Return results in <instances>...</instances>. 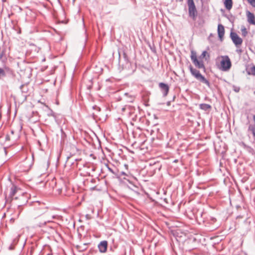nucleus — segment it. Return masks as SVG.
<instances>
[{"label": "nucleus", "mask_w": 255, "mask_h": 255, "mask_svg": "<svg viewBox=\"0 0 255 255\" xmlns=\"http://www.w3.org/2000/svg\"><path fill=\"white\" fill-rule=\"evenodd\" d=\"M49 185L50 190H51V193L52 195L57 196L61 193L63 188V184L61 182H57V180L53 178L49 183Z\"/></svg>", "instance_id": "nucleus-5"}, {"label": "nucleus", "mask_w": 255, "mask_h": 255, "mask_svg": "<svg viewBox=\"0 0 255 255\" xmlns=\"http://www.w3.org/2000/svg\"><path fill=\"white\" fill-rule=\"evenodd\" d=\"M76 162V167L78 170V174L83 177L90 176L91 171L93 170L92 167L89 166L87 163H84L82 160L75 159Z\"/></svg>", "instance_id": "nucleus-2"}, {"label": "nucleus", "mask_w": 255, "mask_h": 255, "mask_svg": "<svg viewBox=\"0 0 255 255\" xmlns=\"http://www.w3.org/2000/svg\"><path fill=\"white\" fill-rule=\"evenodd\" d=\"M159 87L164 97H166L169 92V87L168 85L164 83H160L159 84Z\"/></svg>", "instance_id": "nucleus-9"}, {"label": "nucleus", "mask_w": 255, "mask_h": 255, "mask_svg": "<svg viewBox=\"0 0 255 255\" xmlns=\"http://www.w3.org/2000/svg\"><path fill=\"white\" fill-rule=\"evenodd\" d=\"M175 1H176V2H182L183 1V0H175Z\"/></svg>", "instance_id": "nucleus-29"}, {"label": "nucleus", "mask_w": 255, "mask_h": 255, "mask_svg": "<svg viewBox=\"0 0 255 255\" xmlns=\"http://www.w3.org/2000/svg\"><path fill=\"white\" fill-rule=\"evenodd\" d=\"M56 105H59V101H58V100H56Z\"/></svg>", "instance_id": "nucleus-30"}, {"label": "nucleus", "mask_w": 255, "mask_h": 255, "mask_svg": "<svg viewBox=\"0 0 255 255\" xmlns=\"http://www.w3.org/2000/svg\"><path fill=\"white\" fill-rule=\"evenodd\" d=\"M191 75L198 81L206 84L209 88L210 87V82L200 72V71L195 68H194L191 65L189 67Z\"/></svg>", "instance_id": "nucleus-4"}, {"label": "nucleus", "mask_w": 255, "mask_h": 255, "mask_svg": "<svg viewBox=\"0 0 255 255\" xmlns=\"http://www.w3.org/2000/svg\"><path fill=\"white\" fill-rule=\"evenodd\" d=\"M5 53V49L0 50V60L4 56Z\"/></svg>", "instance_id": "nucleus-23"}, {"label": "nucleus", "mask_w": 255, "mask_h": 255, "mask_svg": "<svg viewBox=\"0 0 255 255\" xmlns=\"http://www.w3.org/2000/svg\"><path fill=\"white\" fill-rule=\"evenodd\" d=\"M59 229V224L49 218V239L52 238L56 242H59L61 238L58 232Z\"/></svg>", "instance_id": "nucleus-1"}, {"label": "nucleus", "mask_w": 255, "mask_h": 255, "mask_svg": "<svg viewBox=\"0 0 255 255\" xmlns=\"http://www.w3.org/2000/svg\"><path fill=\"white\" fill-rule=\"evenodd\" d=\"M230 37L236 46L239 47L243 43V39L235 32H231Z\"/></svg>", "instance_id": "nucleus-8"}, {"label": "nucleus", "mask_w": 255, "mask_h": 255, "mask_svg": "<svg viewBox=\"0 0 255 255\" xmlns=\"http://www.w3.org/2000/svg\"><path fill=\"white\" fill-rule=\"evenodd\" d=\"M37 203L40 206L39 207L37 208L39 210H42L41 212H43L44 213H46L47 207L45 204V203H42V204H41L39 202H37Z\"/></svg>", "instance_id": "nucleus-14"}, {"label": "nucleus", "mask_w": 255, "mask_h": 255, "mask_svg": "<svg viewBox=\"0 0 255 255\" xmlns=\"http://www.w3.org/2000/svg\"><path fill=\"white\" fill-rule=\"evenodd\" d=\"M51 218L52 219H59V216L57 215H52Z\"/></svg>", "instance_id": "nucleus-27"}, {"label": "nucleus", "mask_w": 255, "mask_h": 255, "mask_svg": "<svg viewBox=\"0 0 255 255\" xmlns=\"http://www.w3.org/2000/svg\"><path fill=\"white\" fill-rule=\"evenodd\" d=\"M248 2L254 7H255V0H247Z\"/></svg>", "instance_id": "nucleus-24"}, {"label": "nucleus", "mask_w": 255, "mask_h": 255, "mask_svg": "<svg viewBox=\"0 0 255 255\" xmlns=\"http://www.w3.org/2000/svg\"><path fill=\"white\" fill-rule=\"evenodd\" d=\"M69 159V157H68L67 160L66 161V164L67 165H68V164L74 165V163L73 162H70Z\"/></svg>", "instance_id": "nucleus-26"}, {"label": "nucleus", "mask_w": 255, "mask_h": 255, "mask_svg": "<svg viewBox=\"0 0 255 255\" xmlns=\"http://www.w3.org/2000/svg\"><path fill=\"white\" fill-rule=\"evenodd\" d=\"M20 89L22 93H27L28 91V86L27 84L22 85Z\"/></svg>", "instance_id": "nucleus-20"}, {"label": "nucleus", "mask_w": 255, "mask_h": 255, "mask_svg": "<svg viewBox=\"0 0 255 255\" xmlns=\"http://www.w3.org/2000/svg\"><path fill=\"white\" fill-rule=\"evenodd\" d=\"M53 73V71H51V72L50 73L51 74H52Z\"/></svg>", "instance_id": "nucleus-33"}, {"label": "nucleus", "mask_w": 255, "mask_h": 255, "mask_svg": "<svg viewBox=\"0 0 255 255\" xmlns=\"http://www.w3.org/2000/svg\"><path fill=\"white\" fill-rule=\"evenodd\" d=\"M49 116H51L53 119L56 121V122L58 123L57 116L52 111H51V113H49Z\"/></svg>", "instance_id": "nucleus-22"}, {"label": "nucleus", "mask_w": 255, "mask_h": 255, "mask_svg": "<svg viewBox=\"0 0 255 255\" xmlns=\"http://www.w3.org/2000/svg\"><path fill=\"white\" fill-rule=\"evenodd\" d=\"M247 72L249 75H255V66L253 65L248 67L247 69Z\"/></svg>", "instance_id": "nucleus-16"}, {"label": "nucleus", "mask_w": 255, "mask_h": 255, "mask_svg": "<svg viewBox=\"0 0 255 255\" xmlns=\"http://www.w3.org/2000/svg\"><path fill=\"white\" fill-rule=\"evenodd\" d=\"M189 16L192 20H195L197 18L198 12L193 0H187Z\"/></svg>", "instance_id": "nucleus-7"}, {"label": "nucleus", "mask_w": 255, "mask_h": 255, "mask_svg": "<svg viewBox=\"0 0 255 255\" xmlns=\"http://www.w3.org/2000/svg\"><path fill=\"white\" fill-rule=\"evenodd\" d=\"M218 59H221L220 60V69L223 71H228L232 66V63L229 57L227 55L221 56Z\"/></svg>", "instance_id": "nucleus-6"}, {"label": "nucleus", "mask_w": 255, "mask_h": 255, "mask_svg": "<svg viewBox=\"0 0 255 255\" xmlns=\"http://www.w3.org/2000/svg\"><path fill=\"white\" fill-rule=\"evenodd\" d=\"M239 89H238V90H235V91H236V92H239Z\"/></svg>", "instance_id": "nucleus-35"}, {"label": "nucleus", "mask_w": 255, "mask_h": 255, "mask_svg": "<svg viewBox=\"0 0 255 255\" xmlns=\"http://www.w3.org/2000/svg\"><path fill=\"white\" fill-rule=\"evenodd\" d=\"M17 188L14 185H12V186L10 188V191L9 193V196L12 198L15 194L17 192Z\"/></svg>", "instance_id": "nucleus-18"}, {"label": "nucleus", "mask_w": 255, "mask_h": 255, "mask_svg": "<svg viewBox=\"0 0 255 255\" xmlns=\"http://www.w3.org/2000/svg\"><path fill=\"white\" fill-rule=\"evenodd\" d=\"M125 97L128 102H132L135 99V97L131 95H129L128 93L125 94Z\"/></svg>", "instance_id": "nucleus-19"}, {"label": "nucleus", "mask_w": 255, "mask_h": 255, "mask_svg": "<svg viewBox=\"0 0 255 255\" xmlns=\"http://www.w3.org/2000/svg\"><path fill=\"white\" fill-rule=\"evenodd\" d=\"M225 33V29L223 25L220 24L218 26V34L221 41H222Z\"/></svg>", "instance_id": "nucleus-13"}, {"label": "nucleus", "mask_w": 255, "mask_h": 255, "mask_svg": "<svg viewBox=\"0 0 255 255\" xmlns=\"http://www.w3.org/2000/svg\"><path fill=\"white\" fill-rule=\"evenodd\" d=\"M207 53V51H204L202 52L201 55L198 58L195 51L193 50L191 51L190 58L192 62L196 68L198 69H203L204 71H205L206 68L203 59L206 56Z\"/></svg>", "instance_id": "nucleus-3"}, {"label": "nucleus", "mask_w": 255, "mask_h": 255, "mask_svg": "<svg viewBox=\"0 0 255 255\" xmlns=\"http://www.w3.org/2000/svg\"><path fill=\"white\" fill-rule=\"evenodd\" d=\"M52 14H53V16L54 18H57V12H54Z\"/></svg>", "instance_id": "nucleus-28"}, {"label": "nucleus", "mask_w": 255, "mask_h": 255, "mask_svg": "<svg viewBox=\"0 0 255 255\" xmlns=\"http://www.w3.org/2000/svg\"><path fill=\"white\" fill-rule=\"evenodd\" d=\"M50 251H50V249L49 248V253H48L49 255H50Z\"/></svg>", "instance_id": "nucleus-32"}, {"label": "nucleus", "mask_w": 255, "mask_h": 255, "mask_svg": "<svg viewBox=\"0 0 255 255\" xmlns=\"http://www.w3.org/2000/svg\"><path fill=\"white\" fill-rule=\"evenodd\" d=\"M108 242L103 241L98 245V248L101 253H105L107 250Z\"/></svg>", "instance_id": "nucleus-11"}, {"label": "nucleus", "mask_w": 255, "mask_h": 255, "mask_svg": "<svg viewBox=\"0 0 255 255\" xmlns=\"http://www.w3.org/2000/svg\"><path fill=\"white\" fill-rule=\"evenodd\" d=\"M247 20L250 24L255 25V16L253 13L249 10L246 11Z\"/></svg>", "instance_id": "nucleus-10"}, {"label": "nucleus", "mask_w": 255, "mask_h": 255, "mask_svg": "<svg viewBox=\"0 0 255 255\" xmlns=\"http://www.w3.org/2000/svg\"><path fill=\"white\" fill-rule=\"evenodd\" d=\"M199 107L201 110L204 111H208L211 108V106L210 105L205 103L200 104Z\"/></svg>", "instance_id": "nucleus-17"}, {"label": "nucleus", "mask_w": 255, "mask_h": 255, "mask_svg": "<svg viewBox=\"0 0 255 255\" xmlns=\"http://www.w3.org/2000/svg\"><path fill=\"white\" fill-rule=\"evenodd\" d=\"M37 221L38 222V225L39 227H42L45 225L48 222L47 215L39 217L37 218Z\"/></svg>", "instance_id": "nucleus-12"}, {"label": "nucleus", "mask_w": 255, "mask_h": 255, "mask_svg": "<svg viewBox=\"0 0 255 255\" xmlns=\"http://www.w3.org/2000/svg\"><path fill=\"white\" fill-rule=\"evenodd\" d=\"M241 51H242L241 50H237V52H241Z\"/></svg>", "instance_id": "nucleus-31"}, {"label": "nucleus", "mask_w": 255, "mask_h": 255, "mask_svg": "<svg viewBox=\"0 0 255 255\" xmlns=\"http://www.w3.org/2000/svg\"><path fill=\"white\" fill-rule=\"evenodd\" d=\"M241 31H242V35L243 36H244V37L246 36V35L248 34V31H247V30L246 28L245 27V26H243L241 27Z\"/></svg>", "instance_id": "nucleus-21"}, {"label": "nucleus", "mask_w": 255, "mask_h": 255, "mask_svg": "<svg viewBox=\"0 0 255 255\" xmlns=\"http://www.w3.org/2000/svg\"><path fill=\"white\" fill-rule=\"evenodd\" d=\"M224 5L226 8L228 10H230L233 6V1L232 0H225Z\"/></svg>", "instance_id": "nucleus-15"}, {"label": "nucleus", "mask_w": 255, "mask_h": 255, "mask_svg": "<svg viewBox=\"0 0 255 255\" xmlns=\"http://www.w3.org/2000/svg\"><path fill=\"white\" fill-rule=\"evenodd\" d=\"M106 166L110 172H111V173H112L113 174L115 173V172L114 171V170L109 166V165L108 164H106Z\"/></svg>", "instance_id": "nucleus-25"}, {"label": "nucleus", "mask_w": 255, "mask_h": 255, "mask_svg": "<svg viewBox=\"0 0 255 255\" xmlns=\"http://www.w3.org/2000/svg\"><path fill=\"white\" fill-rule=\"evenodd\" d=\"M125 108H123L122 109L123 111H124V110H125Z\"/></svg>", "instance_id": "nucleus-34"}]
</instances>
